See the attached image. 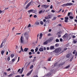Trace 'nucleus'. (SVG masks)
<instances>
[{
	"mask_svg": "<svg viewBox=\"0 0 77 77\" xmlns=\"http://www.w3.org/2000/svg\"><path fill=\"white\" fill-rule=\"evenodd\" d=\"M64 21L65 23H67L68 22V20H65Z\"/></svg>",
	"mask_w": 77,
	"mask_h": 77,
	"instance_id": "4d7b16f0",
	"label": "nucleus"
},
{
	"mask_svg": "<svg viewBox=\"0 0 77 77\" xmlns=\"http://www.w3.org/2000/svg\"><path fill=\"white\" fill-rule=\"evenodd\" d=\"M64 64H65V62H63L60 64V65H64Z\"/></svg>",
	"mask_w": 77,
	"mask_h": 77,
	"instance_id": "c03bdc74",
	"label": "nucleus"
},
{
	"mask_svg": "<svg viewBox=\"0 0 77 77\" xmlns=\"http://www.w3.org/2000/svg\"><path fill=\"white\" fill-rule=\"evenodd\" d=\"M30 63L29 62L27 64V65L26 66V67H27L28 66H29V65H30Z\"/></svg>",
	"mask_w": 77,
	"mask_h": 77,
	"instance_id": "8fccbe9b",
	"label": "nucleus"
},
{
	"mask_svg": "<svg viewBox=\"0 0 77 77\" xmlns=\"http://www.w3.org/2000/svg\"><path fill=\"white\" fill-rule=\"evenodd\" d=\"M62 9H60V10H59L58 13H59V12H60L62 11Z\"/></svg>",
	"mask_w": 77,
	"mask_h": 77,
	"instance_id": "052dcab7",
	"label": "nucleus"
},
{
	"mask_svg": "<svg viewBox=\"0 0 77 77\" xmlns=\"http://www.w3.org/2000/svg\"><path fill=\"white\" fill-rule=\"evenodd\" d=\"M76 51L75 50H74V51L73 52V54H75V52Z\"/></svg>",
	"mask_w": 77,
	"mask_h": 77,
	"instance_id": "79ce46f5",
	"label": "nucleus"
},
{
	"mask_svg": "<svg viewBox=\"0 0 77 77\" xmlns=\"http://www.w3.org/2000/svg\"><path fill=\"white\" fill-rule=\"evenodd\" d=\"M57 63H56L54 64L55 66H57Z\"/></svg>",
	"mask_w": 77,
	"mask_h": 77,
	"instance_id": "bf43d9fd",
	"label": "nucleus"
},
{
	"mask_svg": "<svg viewBox=\"0 0 77 77\" xmlns=\"http://www.w3.org/2000/svg\"><path fill=\"white\" fill-rule=\"evenodd\" d=\"M26 37V39H27L28 40V39H29V36L27 35H25V36Z\"/></svg>",
	"mask_w": 77,
	"mask_h": 77,
	"instance_id": "aec40b11",
	"label": "nucleus"
},
{
	"mask_svg": "<svg viewBox=\"0 0 77 77\" xmlns=\"http://www.w3.org/2000/svg\"><path fill=\"white\" fill-rule=\"evenodd\" d=\"M72 57V54L70 53L67 54L66 56V57L67 58H70Z\"/></svg>",
	"mask_w": 77,
	"mask_h": 77,
	"instance_id": "423d86ee",
	"label": "nucleus"
},
{
	"mask_svg": "<svg viewBox=\"0 0 77 77\" xmlns=\"http://www.w3.org/2000/svg\"><path fill=\"white\" fill-rule=\"evenodd\" d=\"M72 5H73V4L71 3H67L63 4V5H61V6L64 7V6H72Z\"/></svg>",
	"mask_w": 77,
	"mask_h": 77,
	"instance_id": "f257e3e1",
	"label": "nucleus"
},
{
	"mask_svg": "<svg viewBox=\"0 0 77 77\" xmlns=\"http://www.w3.org/2000/svg\"><path fill=\"white\" fill-rule=\"evenodd\" d=\"M37 54H40V52H39V51H38L37 52Z\"/></svg>",
	"mask_w": 77,
	"mask_h": 77,
	"instance_id": "680f3d73",
	"label": "nucleus"
},
{
	"mask_svg": "<svg viewBox=\"0 0 77 77\" xmlns=\"http://www.w3.org/2000/svg\"><path fill=\"white\" fill-rule=\"evenodd\" d=\"M51 12H53V13H54L55 12V11H54L53 10H52L51 11Z\"/></svg>",
	"mask_w": 77,
	"mask_h": 77,
	"instance_id": "5fc2aeb1",
	"label": "nucleus"
},
{
	"mask_svg": "<svg viewBox=\"0 0 77 77\" xmlns=\"http://www.w3.org/2000/svg\"><path fill=\"white\" fill-rule=\"evenodd\" d=\"M20 42L21 43H23V42H24V41L23 40V38L22 36L20 38Z\"/></svg>",
	"mask_w": 77,
	"mask_h": 77,
	"instance_id": "9d476101",
	"label": "nucleus"
},
{
	"mask_svg": "<svg viewBox=\"0 0 77 77\" xmlns=\"http://www.w3.org/2000/svg\"><path fill=\"white\" fill-rule=\"evenodd\" d=\"M33 1H32L30 2H29L26 5V7L25 8V9H27V8H29V7L30 6V5H31V3H33Z\"/></svg>",
	"mask_w": 77,
	"mask_h": 77,
	"instance_id": "f03ea898",
	"label": "nucleus"
},
{
	"mask_svg": "<svg viewBox=\"0 0 77 77\" xmlns=\"http://www.w3.org/2000/svg\"><path fill=\"white\" fill-rule=\"evenodd\" d=\"M51 72H50L48 73H47L45 75V77H50L51 76Z\"/></svg>",
	"mask_w": 77,
	"mask_h": 77,
	"instance_id": "39448f33",
	"label": "nucleus"
},
{
	"mask_svg": "<svg viewBox=\"0 0 77 77\" xmlns=\"http://www.w3.org/2000/svg\"><path fill=\"white\" fill-rule=\"evenodd\" d=\"M60 42H62V41H63V40L62 39V38H61L60 39Z\"/></svg>",
	"mask_w": 77,
	"mask_h": 77,
	"instance_id": "49530a36",
	"label": "nucleus"
},
{
	"mask_svg": "<svg viewBox=\"0 0 77 77\" xmlns=\"http://www.w3.org/2000/svg\"><path fill=\"white\" fill-rule=\"evenodd\" d=\"M27 12H28L29 14L30 13V12H33V13H35L36 12V11L35 10H33V9H31L29 10Z\"/></svg>",
	"mask_w": 77,
	"mask_h": 77,
	"instance_id": "20e7f679",
	"label": "nucleus"
},
{
	"mask_svg": "<svg viewBox=\"0 0 77 77\" xmlns=\"http://www.w3.org/2000/svg\"><path fill=\"white\" fill-rule=\"evenodd\" d=\"M15 58H14L11 61L12 62H15Z\"/></svg>",
	"mask_w": 77,
	"mask_h": 77,
	"instance_id": "c85d7f7f",
	"label": "nucleus"
},
{
	"mask_svg": "<svg viewBox=\"0 0 77 77\" xmlns=\"http://www.w3.org/2000/svg\"><path fill=\"white\" fill-rule=\"evenodd\" d=\"M31 52H34V50L33 49H32L31 50Z\"/></svg>",
	"mask_w": 77,
	"mask_h": 77,
	"instance_id": "09e8293b",
	"label": "nucleus"
},
{
	"mask_svg": "<svg viewBox=\"0 0 77 77\" xmlns=\"http://www.w3.org/2000/svg\"><path fill=\"white\" fill-rule=\"evenodd\" d=\"M3 47V44L1 43V45H0V48H2V47Z\"/></svg>",
	"mask_w": 77,
	"mask_h": 77,
	"instance_id": "c9c22d12",
	"label": "nucleus"
},
{
	"mask_svg": "<svg viewBox=\"0 0 77 77\" xmlns=\"http://www.w3.org/2000/svg\"><path fill=\"white\" fill-rule=\"evenodd\" d=\"M39 51H44V48L42 47H40L39 49Z\"/></svg>",
	"mask_w": 77,
	"mask_h": 77,
	"instance_id": "f8f14e48",
	"label": "nucleus"
},
{
	"mask_svg": "<svg viewBox=\"0 0 77 77\" xmlns=\"http://www.w3.org/2000/svg\"><path fill=\"white\" fill-rule=\"evenodd\" d=\"M40 23L41 25H43V23L42 21H41Z\"/></svg>",
	"mask_w": 77,
	"mask_h": 77,
	"instance_id": "e433bc0d",
	"label": "nucleus"
},
{
	"mask_svg": "<svg viewBox=\"0 0 77 77\" xmlns=\"http://www.w3.org/2000/svg\"><path fill=\"white\" fill-rule=\"evenodd\" d=\"M19 60H20V57H18V60L17 61V62H19Z\"/></svg>",
	"mask_w": 77,
	"mask_h": 77,
	"instance_id": "e2e57ef3",
	"label": "nucleus"
},
{
	"mask_svg": "<svg viewBox=\"0 0 77 77\" xmlns=\"http://www.w3.org/2000/svg\"><path fill=\"white\" fill-rule=\"evenodd\" d=\"M8 60H10V57H8Z\"/></svg>",
	"mask_w": 77,
	"mask_h": 77,
	"instance_id": "a19ab883",
	"label": "nucleus"
},
{
	"mask_svg": "<svg viewBox=\"0 0 77 77\" xmlns=\"http://www.w3.org/2000/svg\"><path fill=\"white\" fill-rule=\"evenodd\" d=\"M31 27V25L30 24H29L28 26V27Z\"/></svg>",
	"mask_w": 77,
	"mask_h": 77,
	"instance_id": "a18cd8bd",
	"label": "nucleus"
},
{
	"mask_svg": "<svg viewBox=\"0 0 77 77\" xmlns=\"http://www.w3.org/2000/svg\"><path fill=\"white\" fill-rule=\"evenodd\" d=\"M13 75V74H11L10 75H8L9 77H11V76H12Z\"/></svg>",
	"mask_w": 77,
	"mask_h": 77,
	"instance_id": "f704fd0d",
	"label": "nucleus"
},
{
	"mask_svg": "<svg viewBox=\"0 0 77 77\" xmlns=\"http://www.w3.org/2000/svg\"><path fill=\"white\" fill-rule=\"evenodd\" d=\"M55 46H56V47H57L59 46V44L57 43L55 45Z\"/></svg>",
	"mask_w": 77,
	"mask_h": 77,
	"instance_id": "4c0bfd02",
	"label": "nucleus"
},
{
	"mask_svg": "<svg viewBox=\"0 0 77 77\" xmlns=\"http://www.w3.org/2000/svg\"><path fill=\"white\" fill-rule=\"evenodd\" d=\"M15 77H21V75H17Z\"/></svg>",
	"mask_w": 77,
	"mask_h": 77,
	"instance_id": "37998d69",
	"label": "nucleus"
},
{
	"mask_svg": "<svg viewBox=\"0 0 77 77\" xmlns=\"http://www.w3.org/2000/svg\"><path fill=\"white\" fill-rule=\"evenodd\" d=\"M67 33H66L63 36V39H65L66 37L67 36Z\"/></svg>",
	"mask_w": 77,
	"mask_h": 77,
	"instance_id": "1a4fd4ad",
	"label": "nucleus"
},
{
	"mask_svg": "<svg viewBox=\"0 0 77 77\" xmlns=\"http://www.w3.org/2000/svg\"><path fill=\"white\" fill-rule=\"evenodd\" d=\"M32 71H33V69H32L30 71V72H28V73L26 75H27V76H29V75L31 74V73H32Z\"/></svg>",
	"mask_w": 77,
	"mask_h": 77,
	"instance_id": "9b49d317",
	"label": "nucleus"
},
{
	"mask_svg": "<svg viewBox=\"0 0 77 77\" xmlns=\"http://www.w3.org/2000/svg\"><path fill=\"white\" fill-rule=\"evenodd\" d=\"M21 50H21V51H22L23 52H24V50H23V49L22 48V46L21 47Z\"/></svg>",
	"mask_w": 77,
	"mask_h": 77,
	"instance_id": "72a5a7b5",
	"label": "nucleus"
},
{
	"mask_svg": "<svg viewBox=\"0 0 77 77\" xmlns=\"http://www.w3.org/2000/svg\"><path fill=\"white\" fill-rule=\"evenodd\" d=\"M55 53H59L60 51V49L58 48V49H57L55 50L54 51Z\"/></svg>",
	"mask_w": 77,
	"mask_h": 77,
	"instance_id": "0eeeda50",
	"label": "nucleus"
},
{
	"mask_svg": "<svg viewBox=\"0 0 77 77\" xmlns=\"http://www.w3.org/2000/svg\"><path fill=\"white\" fill-rule=\"evenodd\" d=\"M55 49V48H54V46H51L50 47V49L51 50H54Z\"/></svg>",
	"mask_w": 77,
	"mask_h": 77,
	"instance_id": "6e6552de",
	"label": "nucleus"
},
{
	"mask_svg": "<svg viewBox=\"0 0 77 77\" xmlns=\"http://www.w3.org/2000/svg\"><path fill=\"white\" fill-rule=\"evenodd\" d=\"M35 24L37 25V26H38V25H39V23L38 22H36L35 23Z\"/></svg>",
	"mask_w": 77,
	"mask_h": 77,
	"instance_id": "393cba45",
	"label": "nucleus"
},
{
	"mask_svg": "<svg viewBox=\"0 0 77 77\" xmlns=\"http://www.w3.org/2000/svg\"><path fill=\"white\" fill-rule=\"evenodd\" d=\"M55 41L56 42H59V40L58 39H56Z\"/></svg>",
	"mask_w": 77,
	"mask_h": 77,
	"instance_id": "b1692460",
	"label": "nucleus"
},
{
	"mask_svg": "<svg viewBox=\"0 0 77 77\" xmlns=\"http://www.w3.org/2000/svg\"><path fill=\"white\" fill-rule=\"evenodd\" d=\"M33 68V65H31V66H30V69H32V68Z\"/></svg>",
	"mask_w": 77,
	"mask_h": 77,
	"instance_id": "2f4dec72",
	"label": "nucleus"
},
{
	"mask_svg": "<svg viewBox=\"0 0 77 77\" xmlns=\"http://www.w3.org/2000/svg\"><path fill=\"white\" fill-rule=\"evenodd\" d=\"M70 65H69L67 66L66 67V69H67V68H69V67H70Z\"/></svg>",
	"mask_w": 77,
	"mask_h": 77,
	"instance_id": "7c9ffc66",
	"label": "nucleus"
},
{
	"mask_svg": "<svg viewBox=\"0 0 77 77\" xmlns=\"http://www.w3.org/2000/svg\"><path fill=\"white\" fill-rule=\"evenodd\" d=\"M29 55H31V54H32V52H29Z\"/></svg>",
	"mask_w": 77,
	"mask_h": 77,
	"instance_id": "13d9d810",
	"label": "nucleus"
},
{
	"mask_svg": "<svg viewBox=\"0 0 77 77\" xmlns=\"http://www.w3.org/2000/svg\"><path fill=\"white\" fill-rule=\"evenodd\" d=\"M72 60H73V57H72L71 58L70 60V62H71Z\"/></svg>",
	"mask_w": 77,
	"mask_h": 77,
	"instance_id": "c756f323",
	"label": "nucleus"
},
{
	"mask_svg": "<svg viewBox=\"0 0 77 77\" xmlns=\"http://www.w3.org/2000/svg\"><path fill=\"white\" fill-rule=\"evenodd\" d=\"M53 37H51V38H49V41L50 42V41H52V40H53Z\"/></svg>",
	"mask_w": 77,
	"mask_h": 77,
	"instance_id": "f3484780",
	"label": "nucleus"
},
{
	"mask_svg": "<svg viewBox=\"0 0 77 77\" xmlns=\"http://www.w3.org/2000/svg\"><path fill=\"white\" fill-rule=\"evenodd\" d=\"M36 59H34L32 60V62H35V61H36Z\"/></svg>",
	"mask_w": 77,
	"mask_h": 77,
	"instance_id": "864d4df0",
	"label": "nucleus"
},
{
	"mask_svg": "<svg viewBox=\"0 0 77 77\" xmlns=\"http://www.w3.org/2000/svg\"><path fill=\"white\" fill-rule=\"evenodd\" d=\"M57 18V17H54V18H53V19H52V20H55Z\"/></svg>",
	"mask_w": 77,
	"mask_h": 77,
	"instance_id": "a878e982",
	"label": "nucleus"
},
{
	"mask_svg": "<svg viewBox=\"0 0 77 77\" xmlns=\"http://www.w3.org/2000/svg\"><path fill=\"white\" fill-rule=\"evenodd\" d=\"M44 12H45V10H44L43 11L42 10H41L39 11V14H41V13H44Z\"/></svg>",
	"mask_w": 77,
	"mask_h": 77,
	"instance_id": "2eb2a0df",
	"label": "nucleus"
},
{
	"mask_svg": "<svg viewBox=\"0 0 77 77\" xmlns=\"http://www.w3.org/2000/svg\"><path fill=\"white\" fill-rule=\"evenodd\" d=\"M69 18H70V19H73V18H74V17L71 16H69Z\"/></svg>",
	"mask_w": 77,
	"mask_h": 77,
	"instance_id": "cd10ccee",
	"label": "nucleus"
},
{
	"mask_svg": "<svg viewBox=\"0 0 77 77\" xmlns=\"http://www.w3.org/2000/svg\"><path fill=\"white\" fill-rule=\"evenodd\" d=\"M48 43V41H46L44 43V45H45Z\"/></svg>",
	"mask_w": 77,
	"mask_h": 77,
	"instance_id": "4be33fe9",
	"label": "nucleus"
},
{
	"mask_svg": "<svg viewBox=\"0 0 77 77\" xmlns=\"http://www.w3.org/2000/svg\"><path fill=\"white\" fill-rule=\"evenodd\" d=\"M70 14H71V13L70 12H69L68 14V16H69V15H70Z\"/></svg>",
	"mask_w": 77,
	"mask_h": 77,
	"instance_id": "6e6d98bb",
	"label": "nucleus"
},
{
	"mask_svg": "<svg viewBox=\"0 0 77 77\" xmlns=\"http://www.w3.org/2000/svg\"><path fill=\"white\" fill-rule=\"evenodd\" d=\"M48 18L49 19H50V18H51V15H48Z\"/></svg>",
	"mask_w": 77,
	"mask_h": 77,
	"instance_id": "bb28decb",
	"label": "nucleus"
},
{
	"mask_svg": "<svg viewBox=\"0 0 77 77\" xmlns=\"http://www.w3.org/2000/svg\"><path fill=\"white\" fill-rule=\"evenodd\" d=\"M21 70V69H19L17 71V72H19L20 71V70Z\"/></svg>",
	"mask_w": 77,
	"mask_h": 77,
	"instance_id": "de8ad7c7",
	"label": "nucleus"
},
{
	"mask_svg": "<svg viewBox=\"0 0 77 77\" xmlns=\"http://www.w3.org/2000/svg\"><path fill=\"white\" fill-rule=\"evenodd\" d=\"M34 18H36L37 17V16L36 15H35L34 16Z\"/></svg>",
	"mask_w": 77,
	"mask_h": 77,
	"instance_id": "3c124183",
	"label": "nucleus"
},
{
	"mask_svg": "<svg viewBox=\"0 0 77 77\" xmlns=\"http://www.w3.org/2000/svg\"><path fill=\"white\" fill-rule=\"evenodd\" d=\"M23 70H24V68H22L21 70L19 72V73H20V74H22V73H23Z\"/></svg>",
	"mask_w": 77,
	"mask_h": 77,
	"instance_id": "4468645a",
	"label": "nucleus"
},
{
	"mask_svg": "<svg viewBox=\"0 0 77 77\" xmlns=\"http://www.w3.org/2000/svg\"><path fill=\"white\" fill-rule=\"evenodd\" d=\"M35 52H37L38 51V47H37L35 49Z\"/></svg>",
	"mask_w": 77,
	"mask_h": 77,
	"instance_id": "5701e85b",
	"label": "nucleus"
},
{
	"mask_svg": "<svg viewBox=\"0 0 77 77\" xmlns=\"http://www.w3.org/2000/svg\"><path fill=\"white\" fill-rule=\"evenodd\" d=\"M41 7H42V8H43L47 9V8H48L49 7V5H43L41 6Z\"/></svg>",
	"mask_w": 77,
	"mask_h": 77,
	"instance_id": "7ed1b4c3",
	"label": "nucleus"
},
{
	"mask_svg": "<svg viewBox=\"0 0 77 77\" xmlns=\"http://www.w3.org/2000/svg\"><path fill=\"white\" fill-rule=\"evenodd\" d=\"M27 3H28V1L27 0L25 2V4H27Z\"/></svg>",
	"mask_w": 77,
	"mask_h": 77,
	"instance_id": "338daca9",
	"label": "nucleus"
},
{
	"mask_svg": "<svg viewBox=\"0 0 77 77\" xmlns=\"http://www.w3.org/2000/svg\"><path fill=\"white\" fill-rule=\"evenodd\" d=\"M7 71H11V69L9 68L7 69Z\"/></svg>",
	"mask_w": 77,
	"mask_h": 77,
	"instance_id": "69168bd1",
	"label": "nucleus"
},
{
	"mask_svg": "<svg viewBox=\"0 0 77 77\" xmlns=\"http://www.w3.org/2000/svg\"><path fill=\"white\" fill-rule=\"evenodd\" d=\"M64 18L65 20H68V19H69V18H68V17H65Z\"/></svg>",
	"mask_w": 77,
	"mask_h": 77,
	"instance_id": "58836bf2",
	"label": "nucleus"
},
{
	"mask_svg": "<svg viewBox=\"0 0 77 77\" xmlns=\"http://www.w3.org/2000/svg\"><path fill=\"white\" fill-rule=\"evenodd\" d=\"M51 58H48V61H51Z\"/></svg>",
	"mask_w": 77,
	"mask_h": 77,
	"instance_id": "ea45409f",
	"label": "nucleus"
},
{
	"mask_svg": "<svg viewBox=\"0 0 77 77\" xmlns=\"http://www.w3.org/2000/svg\"><path fill=\"white\" fill-rule=\"evenodd\" d=\"M28 34V33H27V32H25L24 34L25 36H27Z\"/></svg>",
	"mask_w": 77,
	"mask_h": 77,
	"instance_id": "473e14b6",
	"label": "nucleus"
},
{
	"mask_svg": "<svg viewBox=\"0 0 77 77\" xmlns=\"http://www.w3.org/2000/svg\"><path fill=\"white\" fill-rule=\"evenodd\" d=\"M66 50H67V48H65L64 49V50H65V51Z\"/></svg>",
	"mask_w": 77,
	"mask_h": 77,
	"instance_id": "0e129e2a",
	"label": "nucleus"
},
{
	"mask_svg": "<svg viewBox=\"0 0 77 77\" xmlns=\"http://www.w3.org/2000/svg\"><path fill=\"white\" fill-rule=\"evenodd\" d=\"M4 53H5V51L2 50L1 51V54L2 55H3V54H4Z\"/></svg>",
	"mask_w": 77,
	"mask_h": 77,
	"instance_id": "412c9836",
	"label": "nucleus"
},
{
	"mask_svg": "<svg viewBox=\"0 0 77 77\" xmlns=\"http://www.w3.org/2000/svg\"><path fill=\"white\" fill-rule=\"evenodd\" d=\"M39 39H41V38H42V33H41L39 35Z\"/></svg>",
	"mask_w": 77,
	"mask_h": 77,
	"instance_id": "a211bd4d",
	"label": "nucleus"
},
{
	"mask_svg": "<svg viewBox=\"0 0 77 77\" xmlns=\"http://www.w3.org/2000/svg\"><path fill=\"white\" fill-rule=\"evenodd\" d=\"M14 57V54H11V58H13Z\"/></svg>",
	"mask_w": 77,
	"mask_h": 77,
	"instance_id": "dca6fc26",
	"label": "nucleus"
},
{
	"mask_svg": "<svg viewBox=\"0 0 77 77\" xmlns=\"http://www.w3.org/2000/svg\"><path fill=\"white\" fill-rule=\"evenodd\" d=\"M77 42V39L75 40H73V44H76Z\"/></svg>",
	"mask_w": 77,
	"mask_h": 77,
	"instance_id": "ddd939ff",
	"label": "nucleus"
},
{
	"mask_svg": "<svg viewBox=\"0 0 77 77\" xmlns=\"http://www.w3.org/2000/svg\"><path fill=\"white\" fill-rule=\"evenodd\" d=\"M28 50H29V48H25L24 49V51H27Z\"/></svg>",
	"mask_w": 77,
	"mask_h": 77,
	"instance_id": "6ab92c4d",
	"label": "nucleus"
},
{
	"mask_svg": "<svg viewBox=\"0 0 77 77\" xmlns=\"http://www.w3.org/2000/svg\"><path fill=\"white\" fill-rule=\"evenodd\" d=\"M50 9H52L53 8V5H51L50 7Z\"/></svg>",
	"mask_w": 77,
	"mask_h": 77,
	"instance_id": "603ef678",
	"label": "nucleus"
},
{
	"mask_svg": "<svg viewBox=\"0 0 77 77\" xmlns=\"http://www.w3.org/2000/svg\"><path fill=\"white\" fill-rule=\"evenodd\" d=\"M58 33H59V34H61V33H62V32L60 31Z\"/></svg>",
	"mask_w": 77,
	"mask_h": 77,
	"instance_id": "774afa93",
	"label": "nucleus"
}]
</instances>
